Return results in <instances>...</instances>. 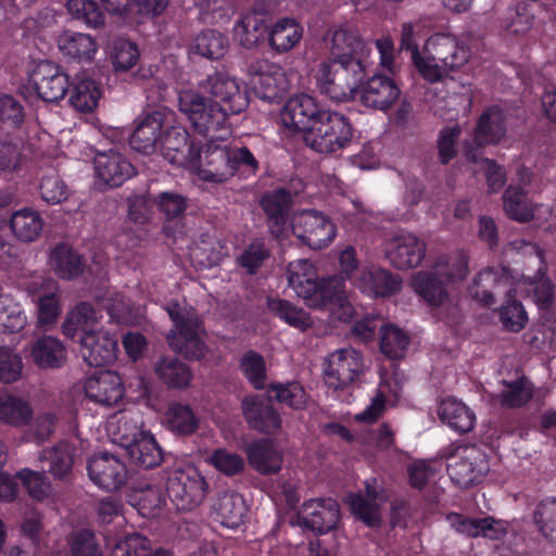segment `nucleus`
Returning a JSON list of instances; mask_svg holds the SVG:
<instances>
[{"mask_svg":"<svg viewBox=\"0 0 556 556\" xmlns=\"http://www.w3.org/2000/svg\"><path fill=\"white\" fill-rule=\"evenodd\" d=\"M286 277L289 287L307 306L326 311L341 321H348L353 317L354 307L343 278L332 276L319 279L315 266L307 260L290 262Z\"/></svg>","mask_w":556,"mask_h":556,"instance_id":"obj_1","label":"nucleus"},{"mask_svg":"<svg viewBox=\"0 0 556 556\" xmlns=\"http://www.w3.org/2000/svg\"><path fill=\"white\" fill-rule=\"evenodd\" d=\"M468 275V256L463 253L441 255L429 269L412 275L409 286L427 304L441 307L450 303V287Z\"/></svg>","mask_w":556,"mask_h":556,"instance_id":"obj_2","label":"nucleus"},{"mask_svg":"<svg viewBox=\"0 0 556 556\" xmlns=\"http://www.w3.org/2000/svg\"><path fill=\"white\" fill-rule=\"evenodd\" d=\"M469 56L457 37L441 33L427 39L421 53H414V65L426 80L437 83L464 66Z\"/></svg>","mask_w":556,"mask_h":556,"instance_id":"obj_3","label":"nucleus"},{"mask_svg":"<svg viewBox=\"0 0 556 556\" xmlns=\"http://www.w3.org/2000/svg\"><path fill=\"white\" fill-rule=\"evenodd\" d=\"M179 111L192 128L207 140H227L231 134L228 112L199 91L185 89L178 93Z\"/></svg>","mask_w":556,"mask_h":556,"instance_id":"obj_4","label":"nucleus"},{"mask_svg":"<svg viewBox=\"0 0 556 556\" xmlns=\"http://www.w3.org/2000/svg\"><path fill=\"white\" fill-rule=\"evenodd\" d=\"M166 311L174 324L167 334L169 346L186 358L203 357L206 351L203 341L204 330L194 308L175 302L168 304Z\"/></svg>","mask_w":556,"mask_h":556,"instance_id":"obj_5","label":"nucleus"},{"mask_svg":"<svg viewBox=\"0 0 556 556\" xmlns=\"http://www.w3.org/2000/svg\"><path fill=\"white\" fill-rule=\"evenodd\" d=\"M352 139V127L349 119L341 113L328 111L312 125L305 128L303 140L317 153H334Z\"/></svg>","mask_w":556,"mask_h":556,"instance_id":"obj_6","label":"nucleus"},{"mask_svg":"<svg viewBox=\"0 0 556 556\" xmlns=\"http://www.w3.org/2000/svg\"><path fill=\"white\" fill-rule=\"evenodd\" d=\"M166 491L177 510H192L205 498L207 483L197 468L187 466L168 475Z\"/></svg>","mask_w":556,"mask_h":556,"instance_id":"obj_7","label":"nucleus"},{"mask_svg":"<svg viewBox=\"0 0 556 556\" xmlns=\"http://www.w3.org/2000/svg\"><path fill=\"white\" fill-rule=\"evenodd\" d=\"M226 140H207L195 153L189 168L200 180L213 185L225 184L232 178L228 162Z\"/></svg>","mask_w":556,"mask_h":556,"instance_id":"obj_8","label":"nucleus"},{"mask_svg":"<svg viewBox=\"0 0 556 556\" xmlns=\"http://www.w3.org/2000/svg\"><path fill=\"white\" fill-rule=\"evenodd\" d=\"M362 354L353 348H342L330 353L324 363V380L328 388L345 390L364 372Z\"/></svg>","mask_w":556,"mask_h":556,"instance_id":"obj_9","label":"nucleus"},{"mask_svg":"<svg viewBox=\"0 0 556 556\" xmlns=\"http://www.w3.org/2000/svg\"><path fill=\"white\" fill-rule=\"evenodd\" d=\"M351 68L350 65L333 59L323 62L316 74L317 87L334 101L343 102L352 99L356 83L364 71L353 72Z\"/></svg>","mask_w":556,"mask_h":556,"instance_id":"obj_10","label":"nucleus"},{"mask_svg":"<svg viewBox=\"0 0 556 556\" xmlns=\"http://www.w3.org/2000/svg\"><path fill=\"white\" fill-rule=\"evenodd\" d=\"M446 470L451 480L467 488L481 480L488 470L484 454L477 446L458 445L446 456Z\"/></svg>","mask_w":556,"mask_h":556,"instance_id":"obj_11","label":"nucleus"},{"mask_svg":"<svg viewBox=\"0 0 556 556\" xmlns=\"http://www.w3.org/2000/svg\"><path fill=\"white\" fill-rule=\"evenodd\" d=\"M292 232L311 249L321 250L328 247L337 236V229L330 218L316 210H304L293 215Z\"/></svg>","mask_w":556,"mask_h":556,"instance_id":"obj_12","label":"nucleus"},{"mask_svg":"<svg viewBox=\"0 0 556 556\" xmlns=\"http://www.w3.org/2000/svg\"><path fill=\"white\" fill-rule=\"evenodd\" d=\"M326 42L333 60L350 65L353 72L365 71L364 62L370 50L356 30L348 27L333 28L326 37Z\"/></svg>","mask_w":556,"mask_h":556,"instance_id":"obj_13","label":"nucleus"},{"mask_svg":"<svg viewBox=\"0 0 556 556\" xmlns=\"http://www.w3.org/2000/svg\"><path fill=\"white\" fill-rule=\"evenodd\" d=\"M201 88L229 114H239L249 105V97L239 79L226 73H214L201 83Z\"/></svg>","mask_w":556,"mask_h":556,"instance_id":"obj_14","label":"nucleus"},{"mask_svg":"<svg viewBox=\"0 0 556 556\" xmlns=\"http://www.w3.org/2000/svg\"><path fill=\"white\" fill-rule=\"evenodd\" d=\"M505 135V114L496 106L488 109L480 116L471 138L464 141V153L467 160L477 162L480 148L501 142Z\"/></svg>","mask_w":556,"mask_h":556,"instance_id":"obj_15","label":"nucleus"},{"mask_svg":"<svg viewBox=\"0 0 556 556\" xmlns=\"http://www.w3.org/2000/svg\"><path fill=\"white\" fill-rule=\"evenodd\" d=\"M249 73L255 94L264 101H276L289 90L287 74L279 64L256 61L250 66Z\"/></svg>","mask_w":556,"mask_h":556,"instance_id":"obj_16","label":"nucleus"},{"mask_svg":"<svg viewBox=\"0 0 556 556\" xmlns=\"http://www.w3.org/2000/svg\"><path fill=\"white\" fill-rule=\"evenodd\" d=\"M28 86L34 90L35 97L47 102H54L63 99L67 92L68 76L59 65L42 61L30 72Z\"/></svg>","mask_w":556,"mask_h":556,"instance_id":"obj_17","label":"nucleus"},{"mask_svg":"<svg viewBox=\"0 0 556 556\" xmlns=\"http://www.w3.org/2000/svg\"><path fill=\"white\" fill-rule=\"evenodd\" d=\"M328 109L318 103L307 93L292 96L282 106L280 112L281 125L290 132L302 131L314 124Z\"/></svg>","mask_w":556,"mask_h":556,"instance_id":"obj_18","label":"nucleus"},{"mask_svg":"<svg viewBox=\"0 0 556 556\" xmlns=\"http://www.w3.org/2000/svg\"><path fill=\"white\" fill-rule=\"evenodd\" d=\"M84 392L94 404L111 407L122 401L126 390L122 377L116 371L101 370L86 378Z\"/></svg>","mask_w":556,"mask_h":556,"instance_id":"obj_19","label":"nucleus"},{"mask_svg":"<svg viewBox=\"0 0 556 556\" xmlns=\"http://www.w3.org/2000/svg\"><path fill=\"white\" fill-rule=\"evenodd\" d=\"M384 254L394 267L410 269L425 258L426 244L413 233H399L386 243Z\"/></svg>","mask_w":556,"mask_h":556,"instance_id":"obj_20","label":"nucleus"},{"mask_svg":"<svg viewBox=\"0 0 556 556\" xmlns=\"http://www.w3.org/2000/svg\"><path fill=\"white\" fill-rule=\"evenodd\" d=\"M340 518L339 505L336 501L311 500L305 502L296 516V525L314 532L324 533L333 529Z\"/></svg>","mask_w":556,"mask_h":556,"instance_id":"obj_21","label":"nucleus"},{"mask_svg":"<svg viewBox=\"0 0 556 556\" xmlns=\"http://www.w3.org/2000/svg\"><path fill=\"white\" fill-rule=\"evenodd\" d=\"M87 469L94 484L109 491L118 489L127 479L124 462L110 453L93 455L88 462Z\"/></svg>","mask_w":556,"mask_h":556,"instance_id":"obj_22","label":"nucleus"},{"mask_svg":"<svg viewBox=\"0 0 556 556\" xmlns=\"http://www.w3.org/2000/svg\"><path fill=\"white\" fill-rule=\"evenodd\" d=\"M515 277L505 268L501 270L485 269L475 278L469 288L470 295L484 305L494 303V295L505 293L507 298L513 296Z\"/></svg>","mask_w":556,"mask_h":556,"instance_id":"obj_23","label":"nucleus"},{"mask_svg":"<svg viewBox=\"0 0 556 556\" xmlns=\"http://www.w3.org/2000/svg\"><path fill=\"white\" fill-rule=\"evenodd\" d=\"M78 343L80 355L89 366L110 365L117 358V339L102 328L92 334L78 339Z\"/></svg>","mask_w":556,"mask_h":556,"instance_id":"obj_24","label":"nucleus"},{"mask_svg":"<svg viewBox=\"0 0 556 556\" xmlns=\"http://www.w3.org/2000/svg\"><path fill=\"white\" fill-rule=\"evenodd\" d=\"M448 525L458 533L469 538H484L498 541L506 536L508 523L493 517L468 518L460 514H450L446 517Z\"/></svg>","mask_w":556,"mask_h":556,"instance_id":"obj_25","label":"nucleus"},{"mask_svg":"<svg viewBox=\"0 0 556 556\" xmlns=\"http://www.w3.org/2000/svg\"><path fill=\"white\" fill-rule=\"evenodd\" d=\"M401 89L395 81L381 74L368 78L359 89V101L364 106L387 111L400 98Z\"/></svg>","mask_w":556,"mask_h":556,"instance_id":"obj_26","label":"nucleus"},{"mask_svg":"<svg viewBox=\"0 0 556 556\" xmlns=\"http://www.w3.org/2000/svg\"><path fill=\"white\" fill-rule=\"evenodd\" d=\"M93 164L98 182L111 188L121 186L136 173L134 165L113 150L97 153Z\"/></svg>","mask_w":556,"mask_h":556,"instance_id":"obj_27","label":"nucleus"},{"mask_svg":"<svg viewBox=\"0 0 556 556\" xmlns=\"http://www.w3.org/2000/svg\"><path fill=\"white\" fill-rule=\"evenodd\" d=\"M352 285L372 298L390 296L401 288V281L395 276L375 265H363Z\"/></svg>","mask_w":556,"mask_h":556,"instance_id":"obj_28","label":"nucleus"},{"mask_svg":"<svg viewBox=\"0 0 556 556\" xmlns=\"http://www.w3.org/2000/svg\"><path fill=\"white\" fill-rule=\"evenodd\" d=\"M387 501L384 494L377 489L376 480L365 482L364 492L350 494L346 502L352 513L369 527L381 521V505Z\"/></svg>","mask_w":556,"mask_h":556,"instance_id":"obj_29","label":"nucleus"},{"mask_svg":"<svg viewBox=\"0 0 556 556\" xmlns=\"http://www.w3.org/2000/svg\"><path fill=\"white\" fill-rule=\"evenodd\" d=\"M166 127L163 114L159 111L142 116L130 137V146L143 154L154 153L160 149Z\"/></svg>","mask_w":556,"mask_h":556,"instance_id":"obj_30","label":"nucleus"},{"mask_svg":"<svg viewBox=\"0 0 556 556\" xmlns=\"http://www.w3.org/2000/svg\"><path fill=\"white\" fill-rule=\"evenodd\" d=\"M160 150L170 164L188 169L195 156L189 141V134L181 126H170L164 129Z\"/></svg>","mask_w":556,"mask_h":556,"instance_id":"obj_31","label":"nucleus"},{"mask_svg":"<svg viewBox=\"0 0 556 556\" xmlns=\"http://www.w3.org/2000/svg\"><path fill=\"white\" fill-rule=\"evenodd\" d=\"M248 507L243 497L233 491L219 494L212 504V514L216 521L229 529L244 523Z\"/></svg>","mask_w":556,"mask_h":556,"instance_id":"obj_32","label":"nucleus"},{"mask_svg":"<svg viewBox=\"0 0 556 556\" xmlns=\"http://www.w3.org/2000/svg\"><path fill=\"white\" fill-rule=\"evenodd\" d=\"M101 315L97 312L92 305L81 302L72 308L67 314L62 324V332L70 339L78 337L85 338L87 334H92L100 328Z\"/></svg>","mask_w":556,"mask_h":556,"instance_id":"obj_33","label":"nucleus"},{"mask_svg":"<svg viewBox=\"0 0 556 556\" xmlns=\"http://www.w3.org/2000/svg\"><path fill=\"white\" fill-rule=\"evenodd\" d=\"M111 440L127 448L130 444L142 437L147 431L143 429V420L139 413H118L112 416L106 426Z\"/></svg>","mask_w":556,"mask_h":556,"instance_id":"obj_34","label":"nucleus"},{"mask_svg":"<svg viewBox=\"0 0 556 556\" xmlns=\"http://www.w3.org/2000/svg\"><path fill=\"white\" fill-rule=\"evenodd\" d=\"M242 412L248 424L260 432L273 434L281 427L279 415L268 403L257 397L244 399Z\"/></svg>","mask_w":556,"mask_h":556,"instance_id":"obj_35","label":"nucleus"},{"mask_svg":"<svg viewBox=\"0 0 556 556\" xmlns=\"http://www.w3.org/2000/svg\"><path fill=\"white\" fill-rule=\"evenodd\" d=\"M58 48L68 59L91 62L99 47L89 34L65 30L58 37Z\"/></svg>","mask_w":556,"mask_h":556,"instance_id":"obj_36","label":"nucleus"},{"mask_svg":"<svg viewBox=\"0 0 556 556\" xmlns=\"http://www.w3.org/2000/svg\"><path fill=\"white\" fill-rule=\"evenodd\" d=\"M250 465L262 475L277 473L282 467V453L273 442L258 440L252 442L247 448Z\"/></svg>","mask_w":556,"mask_h":556,"instance_id":"obj_37","label":"nucleus"},{"mask_svg":"<svg viewBox=\"0 0 556 556\" xmlns=\"http://www.w3.org/2000/svg\"><path fill=\"white\" fill-rule=\"evenodd\" d=\"M261 205L270 223L271 233L281 238L285 232L286 214L291 206V194L283 189L268 192L262 198Z\"/></svg>","mask_w":556,"mask_h":556,"instance_id":"obj_38","label":"nucleus"},{"mask_svg":"<svg viewBox=\"0 0 556 556\" xmlns=\"http://www.w3.org/2000/svg\"><path fill=\"white\" fill-rule=\"evenodd\" d=\"M30 356L34 363L41 368H59L66 361V350L59 339L45 336L33 343Z\"/></svg>","mask_w":556,"mask_h":556,"instance_id":"obj_39","label":"nucleus"},{"mask_svg":"<svg viewBox=\"0 0 556 556\" xmlns=\"http://www.w3.org/2000/svg\"><path fill=\"white\" fill-rule=\"evenodd\" d=\"M440 419L457 432H469L476 424L475 413L463 402L448 397L438 407Z\"/></svg>","mask_w":556,"mask_h":556,"instance_id":"obj_40","label":"nucleus"},{"mask_svg":"<svg viewBox=\"0 0 556 556\" xmlns=\"http://www.w3.org/2000/svg\"><path fill=\"white\" fill-rule=\"evenodd\" d=\"M302 26L291 17L279 18L271 25L268 33L270 47L278 52H287L302 39Z\"/></svg>","mask_w":556,"mask_h":556,"instance_id":"obj_41","label":"nucleus"},{"mask_svg":"<svg viewBox=\"0 0 556 556\" xmlns=\"http://www.w3.org/2000/svg\"><path fill=\"white\" fill-rule=\"evenodd\" d=\"M269 33L267 18L261 12H248L235 27V38L244 48L255 47Z\"/></svg>","mask_w":556,"mask_h":556,"instance_id":"obj_42","label":"nucleus"},{"mask_svg":"<svg viewBox=\"0 0 556 556\" xmlns=\"http://www.w3.org/2000/svg\"><path fill=\"white\" fill-rule=\"evenodd\" d=\"M154 372L166 386L182 389L189 386L192 374L190 368L173 356H162L154 364Z\"/></svg>","mask_w":556,"mask_h":556,"instance_id":"obj_43","label":"nucleus"},{"mask_svg":"<svg viewBox=\"0 0 556 556\" xmlns=\"http://www.w3.org/2000/svg\"><path fill=\"white\" fill-rule=\"evenodd\" d=\"M514 292L527 293L540 308H547L553 300V287L541 269L533 278H515Z\"/></svg>","mask_w":556,"mask_h":556,"instance_id":"obj_44","label":"nucleus"},{"mask_svg":"<svg viewBox=\"0 0 556 556\" xmlns=\"http://www.w3.org/2000/svg\"><path fill=\"white\" fill-rule=\"evenodd\" d=\"M102 97V88L99 83L89 78H77L70 93L71 105L83 113L92 112Z\"/></svg>","mask_w":556,"mask_h":556,"instance_id":"obj_45","label":"nucleus"},{"mask_svg":"<svg viewBox=\"0 0 556 556\" xmlns=\"http://www.w3.org/2000/svg\"><path fill=\"white\" fill-rule=\"evenodd\" d=\"M229 49L228 38L216 30H205L197 35L190 45V52L210 60L222 59Z\"/></svg>","mask_w":556,"mask_h":556,"instance_id":"obj_46","label":"nucleus"},{"mask_svg":"<svg viewBox=\"0 0 556 556\" xmlns=\"http://www.w3.org/2000/svg\"><path fill=\"white\" fill-rule=\"evenodd\" d=\"M65 8L72 20L88 28L99 29L105 24V15L96 0H67Z\"/></svg>","mask_w":556,"mask_h":556,"instance_id":"obj_47","label":"nucleus"},{"mask_svg":"<svg viewBox=\"0 0 556 556\" xmlns=\"http://www.w3.org/2000/svg\"><path fill=\"white\" fill-rule=\"evenodd\" d=\"M268 309L289 326L305 331L314 324L311 315L301 307H298L287 300L270 299Z\"/></svg>","mask_w":556,"mask_h":556,"instance_id":"obj_48","label":"nucleus"},{"mask_svg":"<svg viewBox=\"0 0 556 556\" xmlns=\"http://www.w3.org/2000/svg\"><path fill=\"white\" fill-rule=\"evenodd\" d=\"M50 264L54 273L63 279L78 277L84 269L80 255L67 245H58L51 253Z\"/></svg>","mask_w":556,"mask_h":556,"instance_id":"obj_49","label":"nucleus"},{"mask_svg":"<svg viewBox=\"0 0 556 556\" xmlns=\"http://www.w3.org/2000/svg\"><path fill=\"white\" fill-rule=\"evenodd\" d=\"M126 450L131 460L142 468H152L162 462V451L148 431Z\"/></svg>","mask_w":556,"mask_h":556,"instance_id":"obj_50","label":"nucleus"},{"mask_svg":"<svg viewBox=\"0 0 556 556\" xmlns=\"http://www.w3.org/2000/svg\"><path fill=\"white\" fill-rule=\"evenodd\" d=\"M227 253V247L222 240L207 237L194 244L190 257L197 266L210 268L219 264Z\"/></svg>","mask_w":556,"mask_h":556,"instance_id":"obj_51","label":"nucleus"},{"mask_svg":"<svg viewBox=\"0 0 556 556\" xmlns=\"http://www.w3.org/2000/svg\"><path fill=\"white\" fill-rule=\"evenodd\" d=\"M43 220L38 212L29 208L16 211L11 217V229L23 242H31L38 238Z\"/></svg>","mask_w":556,"mask_h":556,"instance_id":"obj_52","label":"nucleus"},{"mask_svg":"<svg viewBox=\"0 0 556 556\" xmlns=\"http://www.w3.org/2000/svg\"><path fill=\"white\" fill-rule=\"evenodd\" d=\"M503 208L506 215L519 223L530 220L533 215V205L527 193L517 186H509L503 194Z\"/></svg>","mask_w":556,"mask_h":556,"instance_id":"obj_53","label":"nucleus"},{"mask_svg":"<svg viewBox=\"0 0 556 556\" xmlns=\"http://www.w3.org/2000/svg\"><path fill=\"white\" fill-rule=\"evenodd\" d=\"M101 304L108 312L111 321L115 324L132 325L139 321V309L117 292H109L106 296L102 298Z\"/></svg>","mask_w":556,"mask_h":556,"instance_id":"obj_54","label":"nucleus"},{"mask_svg":"<svg viewBox=\"0 0 556 556\" xmlns=\"http://www.w3.org/2000/svg\"><path fill=\"white\" fill-rule=\"evenodd\" d=\"M83 448V445L76 447L74 442H61L47 452L45 458L50 460L51 473L58 478L66 476L72 468L74 458L80 454Z\"/></svg>","mask_w":556,"mask_h":556,"instance_id":"obj_55","label":"nucleus"},{"mask_svg":"<svg viewBox=\"0 0 556 556\" xmlns=\"http://www.w3.org/2000/svg\"><path fill=\"white\" fill-rule=\"evenodd\" d=\"M109 59L115 72H127L139 61L137 46L124 38H118L109 48Z\"/></svg>","mask_w":556,"mask_h":556,"instance_id":"obj_56","label":"nucleus"},{"mask_svg":"<svg viewBox=\"0 0 556 556\" xmlns=\"http://www.w3.org/2000/svg\"><path fill=\"white\" fill-rule=\"evenodd\" d=\"M130 502L141 516L153 518L161 514L165 500L159 488L148 485L135 490L130 495Z\"/></svg>","mask_w":556,"mask_h":556,"instance_id":"obj_57","label":"nucleus"},{"mask_svg":"<svg viewBox=\"0 0 556 556\" xmlns=\"http://www.w3.org/2000/svg\"><path fill=\"white\" fill-rule=\"evenodd\" d=\"M397 397V389H392L390 382L382 381L379 384L378 392L371 403L365 408V410L356 414L354 419L359 422H374L382 415L386 405L388 403H394Z\"/></svg>","mask_w":556,"mask_h":556,"instance_id":"obj_58","label":"nucleus"},{"mask_svg":"<svg viewBox=\"0 0 556 556\" xmlns=\"http://www.w3.org/2000/svg\"><path fill=\"white\" fill-rule=\"evenodd\" d=\"M29 404L13 395L0 396V420L15 427L25 425L31 417Z\"/></svg>","mask_w":556,"mask_h":556,"instance_id":"obj_59","label":"nucleus"},{"mask_svg":"<svg viewBox=\"0 0 556 556\" xmlns=\"http://www.w3.org/2000/svg\"><path fill=\"white\" fill-rule=\"evenodd\" d=\"M27 317L21 304L9 294L0 296V330L16 332L22 330Z\"/></svg>","mask_w":556,"mask_h":556,"instance_id":"obj_60","label":"nucleus"},{"mask_svg":"<svg viewBox=\"0 0 556 556\" xmlns=\"http://www.w3.org/2000/svg\"><path fill=\"white\" fill-rule=\"evenodd\" d=\"M47 289L48 293L40 295L37 304L38 326L40 327L52 326L56 321L61 311L55 283L49 281Z\"/></svg>","mask_w":556,"mask_h":556,"instance_id":"obj_61","label":"nucleus"},{"mask_svg":"<svg viewBox=\"0 0 556 556\" xmlns=\"http://www.w3.org/2000/svg\"><path fill=\"white\" fill-rule=\"evenodd\" d=\"M409 344L408 336L393 325H387L381 330L380 349L390 358H400Z\"/></svg>","mask_w":556,"mask_h":556,"instance_id":"obj_62","label":"nucleus"},{"mask_svg":"<svg viewBox=\"0 0 556 556\" xmlns=\"http://www.w3.org/2000/svg\"><path fill=\"white\" fill-rule=\"evenodd\" d=\"M166 422L178 433L189 434L198 428V419L191 408L182 404H173L166 413Z\"/></svg>","mask_w":556,"mask_h":556,"instance_id":"obj_63","label":"nucleus"},{"mask_svg":"<svg viewBox=\"0 0 556 556\" xmlns=\"http://www.w3.org/2000/svg\"><path fill=\"white\" fill-rule=\"evenodd\" d=\"M539 531L549 540H556V500L542 501L534 511Z\"/></svg>","mask_w":556,"mask_h":556,"instance_id":"obj_64","label":"nucleus"}]
</instances>
